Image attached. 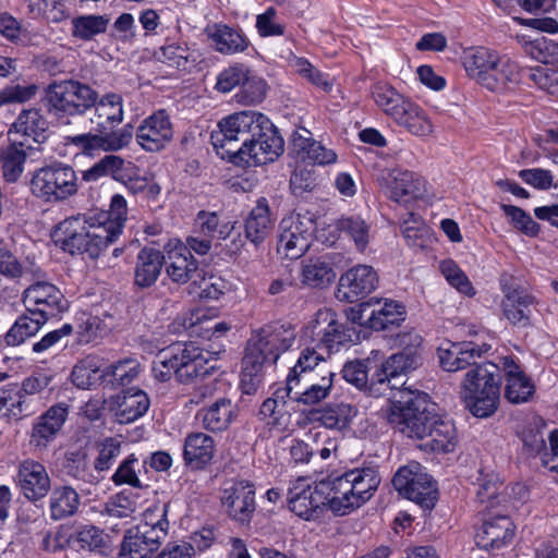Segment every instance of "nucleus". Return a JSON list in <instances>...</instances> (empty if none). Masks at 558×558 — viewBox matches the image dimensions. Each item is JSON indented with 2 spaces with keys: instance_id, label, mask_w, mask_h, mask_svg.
I'll list each match as a JSON object with an SVG mask.
<instances>
[{
  "instance_id": "1",
  "label": "nucleus",
  "mask_w": 558,
  "mask_h": 558,
  "mask_svg": "<svg viewBox=\"0 0 558 558\" xmlns=\"http://www.w3.org/2000/svg\"><path fill=\"white\" fill-rule=\"evenodd\" d=\"M388 388L390 405L386 418L395 429L409 438L426 439L424 447L433 452L454 450V424L435 412V404L426 392L407 387L401 380L396 381V388Z\"/></svg>"
},
{
  "instance_id": "2",
  "label": "nucleus",
  "mask_w": 558,
  "mask_h": 558,
  "mask_svg": "<svg viewBox=\"0 0 558 558\" xmlns=\"http://www.w3.org/2000/svg\"><path fill=\"white\" fill-rule=\"evenodd\" d=\"M126 216V201L114 195L109 217L97 222L69 218L60 222L51 233L53 244H108L118 240Z\"/></svg>"
},
{
  "instance_id": "3",
  "label": "nucleus",
  "mask_w": 558,
  "mask_h": 558,
  "mask_svg": "<svg viewBox=\"0 0 558 558\" xmlns=\"http://www.w3.org/2000/svg\"><path fill=\"white\" fill-rule=\"evenodd\" d=\"M294 339V329L280 324L264 326L253 331L246 342L242 360V383H259L264 366L276 363L280 354L292 345Z\"/></svg>"
},
{
  "instance_id": "4",
  "label": "nucleus",
  "mask_w": 558,
  "mask_h": 558,
  "mask_svg": "<svg viewBox=\"0 0 558 558\" xmlns=\"http://www.w3.org/2000/svg\"><path fill=\"white\" fill-rule=\"evenodd\" d=\"M500 384V367L495 363H476L466 371L461 383V397L474 416L486 418L497 411Z\"/></svg>"
},
{
  "instance_id": "5",
  "label": "nucleus",
  "mask_w": 558,
  "mask_h": 558,
  "mask_svg": "<svg viewBox=\"0 0 558 558\" xmlns=\"http://www.w3.org/2000/svg\"><path fill=\"white\" fill-rule=\"evenodd\" d=\"M218 128V131L211 133V143L217 154L229 160L239 154L241 144L260 135L263 130H269L270 121L259 112L245 110L223 118Z\"/></svg>"
},
{
  "instance_id": "6",
  "label": "nucleus",
  "mask_w": 558,
  "mask_h": 558,
  "mask_svg": "<svg viewBox=\"0 0 558 558\" xmlns=\"http://www.w3.org/2000/svg\"><path fill=\"white\" fill-rule=\"evenodd\" d=\"M49 109L58 118L83 116L93 108L98 92L76 80L51 83L46 92Z\"/></svg>"
},
{
  "instance_id": "7",
  "label": "nucleus",
  "mask_w": 558,
  "mask_h": 558,
  "mask_svg": "<svg viewBox=\"0 0 558 558\" xmlns=\"http://www.w3.org/2000/svg\"><path fill=\"white\" fill-rule=\"evenodd\" d=\"M422 337L414 330L397 335V342L403 350L392 354L376 371L373 378L371 390L375 392V385H387L396 388V381L408 372L416 369L422 364L421 345Z\"/></svg>"
},
{
  "instance_id": "8",
  "label": "nucleus",
  "mask_w": 558,
  "mask_h": 558,
  "mask_svg": "<svg viewBox=\"0 0 558 558\" xmlns=\"http://www.w3.org/2000/svg\"><path fill=\"white\" fill-rule=\"evenodd\" d=\"M31 190L45 202H63L77 193V177L71 166L53 162L34 171Z\"/></svg>"
},
{
  "instance_id": "9",
  "label": "nucleus",
  "mask_w": 558,
  "mask_h": 558,
  "mask_svg": "<svg viewBox=\"0 0 558 558\" xmlns=\"http://www.w3.org/2000/svg\"><path fill=\"white\" fill-rule=\"evenodd\" d=\"M392 484L400 495L422 508H434L438 495L436 483L423 472L420 463L413 462L400 468L392 478Z\"/></svg>"
},
{
  "instance_id": "10",
  "label": "nucleus",
  "mask_w": 558,
  "mask_h": 558,
  "mask_svg": "<svg viewBox=\"0 0 558 558\" xmlns=\"http://www.w3.org/2000/svg\"><path fill=\"white\" fill-rule=\"evenodd\" d=\"M229 161L236 166H258L272 162L283 153V140L270 122L269 130L248 140Z\"/></svg>"
},
{
  "instance_id": "11",
  "label": "nucleus",
  "mask_w": 558,
  "mask_h": 558,
  "mask_svg": "<svg viewBox=\"0 0 558 558\" xmlns=\"http://www.w3.org/2000/svg\"><path fill=\"white\" fill-rule=\"evenodd\" d=\"M404 306L396 301L371 300L351 308L349 318L352 323L374 330H385L399 326L405 319Z\"/></svg>"
},
{
  "instance_id": "12",
  "label": "nucleus",
  "mask_w": 558,
  "mask_h": 558,
  "mask_svg": "<svg viewBox=\"0 0 558 558\" xmlns=\"http://www.w3.org/2000/svg\"><path fill=\"white\" fill-rule=\"evenodd\" d=\"M23 303L28 314L39 316L47 322L68 310V301L63 293L52 283L37 281L23 293Z\"/></svg>"
},
{
  "instance_id": "13",
  "label": "nucleus",
  "mask_w": 558,
  "mask_h": 558,
  "mask_svg": "<svg viewBox=\"0 0 558 558\" xmlns=\"http://www.w3.org/2000/svg\"><path fill=\"white\" fill-rule=\"evenodd\" d=\"M328 485L324 481L310 485L307 480L298 478L288 489L290 510L304 520L318 517L324 507H328Z\"/></svg>"
},
{
  "instance_id": "14",
  "label": "nucleus",
  "mask_w": 558,
  "mask_h": 558,
  "mask_svg": "<svg viewBox=\"0 0 558 558\" xmlns=\"http://www.w3.org/2000/svg\"><path fill=\"white\" fill-rule=\"evenodd\" d=\"M335 373L331 371L322 372L320 375L305 376L301 379L287 378L286 395L289 400L303 405H315L326 400L333 386Z\"/></svg>"
},
{
  "instance_id": "15",
  "label": "nucleus",
  "mask_w": 558,
  "mask_h": 558,
  "mask_svg": "<svg viewBox=\"0 0 558 558\" xmlns=\"http://www.w3.org/2000/svg\"><path fill=\"white\" fill-rule=\"evenodd\" d=\"M501 302L505 318L513 326L525 328L531 325L537 300L521 286L502 283Z\"/></svg>"
},
{
  "instance_id": "16",
  "label": "nucleus",
  "mask_w": 558,
  "mask_h": 558,
  "mask_svg": "<svg viewBox=\"0 0 558 558\" xmlns=\"http://www.w3.org/2000/svg\"><path fill=\"white\" fill-rule=\"evenodd\" d=\"M221 502L229 518L248 524L256 509L255 487L248 481L233 482L222 490Z\"/></svg>"
},
{
  "instance_id": "17",
  "label": "nucleus",
  "mask_w": 558,
  "mask_h": 558,
  "mask_svg": "<svg viewBox=\"0 0 558 558\" xmlns=\"http://www.w3.org/2000/svg\"><path fill=\"white\" fill-rule=\"evenodd\" d=\"M378 286V276L372 266L356 265L339 279L337 296L350 303L364 299Z\"/></svg>"
},
{
  "instance_id": "18",
  "label": "nucleus",
  "mask_w": 558,
  "mask_h": 558,
  "mask_svg": "<svg viewBox=\"0 0 558 558\" xmlns=\"http://www.w3.org/2000/svg\"><path fill=\"white\" fill-rule=\"evenodd\" d=\"M313 333L320 336L318 347L325 348L328 352L338 351L340 345L353 342L359 338L355 327L338 323L330 312L317 314Z\"/></svg>"
},
{
  "instance_id": "19",
  "label": "nucleus",
  "mask_w": 558,
  "mask_h": 558,
  "mask_svg": "<svg viewBox=\"0 0 558 558\" xmlns=\"http://www.w3.org/2000/svg\"><path fill=\"white\" fill-rule=\"evenodd\" d=\"M172 136V125L165 110L146 118L136 132L137 143L147 151L162 149Z\"/></svg>"
},
{
  "instance_id": "20",
  "label": "nucleus",
  "mask_w": 558,
  "mask_h": 558,
  "mask_svg": "<svg viewBox=\"0 0 558 558\" xmlns=\"http://www.w3.org/2000/svg\"><path fill=\"white\" fill-rule=\"evenodd\" d=\"M16 482L22 494L29 501L45 498L51 488L46 468L34 460H26L20 464Z\"/></svg>"
},
{
  "instance_id": "21",
  "label": "nucleus",
  "mask_w": 558,
  "mask_h": 558,
  "mask_svg": "<svg viewBox=\"0 0 558 558\" xmlns=\"http://www.w3.org/2000/svg\"><path fill=\"white\" fill-rule=\"evenodd\" d=\"M484 349L473 342H450L438 348V359L440 366L446 372H458L470 368L476 364L475 357H480L483 352L489 349L485 344Z\"/></svg>"
},
{
  "instance_id": "22",
  "label": "nucleus",
  "mask_w": 558,
  "mask_h": 558,
  "mask_svg": "<svg viewBox=\"0 0 558 558\" xmlns=\"http://www.w3.org/2000/svg\"><path fill=\"white\" fill-rule=\"evenodd\" d=\"M514 525L506 514L484 519L475 535L477 546L483 549H499L512 541Z\"/></svg>"
},
{
  "instance_id": "23",
  "label": "nucleus",
  "mask_w": 558,
  "mask_h": 558,
  "mask_svg": "<svg viewBox=\"0 0 558 558\" xmlns=\"http://www.w3.org/2000/svg\"><path fill=\"white\" fill-rule=\"evenodd\" d=\"M132 136V126L126 125L122 130L111 133L97 132L96 134L86 133L75 135L70 137V142L84 153H90L95 149L114 151L128 146Z\"/></svg>"
},
{
  "instance_id": "24",
  "label": "nucleus",
  "mask_w": 558,
  "mask_h": 558,
  "mask_svg": "<svg viewBox=\"0 0 558 558\" xmlns=\"http://www.w3.org/2000/svg\"><path fill=\"white\" fill-rule=\"evenodd\" d=\"M149 405L150 400L144 390L129 388L114 398L112 411L118 423L129 424L142 417Z\"/></svg>"
},
{
  "instance_id": "25",
  "label": "nucleus",
  "mask_w": 558,
  "mask_h": 558,
  "mask_svg": "<svg viewBox=\"0 0 558 558\" xmlns=\"http://www.w3.org/2000/svg\"><path fill=\"white\" fill-rule=\"evenodd\" d=\"M345 474L324 481L328 485V508L335 515H347L363 504Z\"/></svg>"
},
{
  "instance_id": "26",
  "label": "nucleus",
  "mask_w": 558,
  "mask_h": 558,
  "mask_svg": "<svg viewBox=\"0 0 558 558\" xmlns=\"http://www.w3.org/2000/svg\"><path fill=\"white\" fill-rule=\"evenodd\" d=\"M177 379L187 384L193 379L209 374L214 366H207L208 361L202 351L193 344L179 343Z\"/></svg>"
},
{
  "instance_id": "27",
  "label": "nucleus",
  "mask_w": 558,
  "mask_h": 558,
  "mask_svg": "<svg viewBox=\"0 0 558 558\" xmlns=\"http://www.w3.org/2000/svg\"><path fill=\"white\" fill-rule=\"evenodd\" d=\"M165 255L153 246H144L137 256L134 269V284L141 289L154 286L161 274Z\"/></svg>"
},
{
  "instance_id": "28",
  "label": "nucleus",
  "mask_w": 558,
  "mask_h": 558,
  "mask_svg": "<svg viewBox=\"0 0 558 558\" xmlns=\"http://www.w3.org/2000/svg\"><path fill=\"white\" fill-rule=\"evenodd\" d=\"M122 97L116 93H108L102 97L98 96L93 106L96 120H92L97 132L110 133L109 130L123 120Z\"/></svg>"
},
{
  "instance_id": "29",
  "label": "nucleus",
  "mask_w": 558,
  "mask_h": 558,
  "mask_svg": "<svg viewBox=\"0 0 558 558\" xmlns=\"http://www.w3.org/2000/svg\"><path fill=\"white\" fill-rule=\"evenodd\" d=\"M169 259L170 263L166 267V271L172 281L186 283L199 276L198 262L189 250V246H174L169 252Z\"/></svg>"
},
{
  "instance_id": "30",
  "label": "nucleus",
  "mask_w": 558,
  "mask_h": 558,
  "mask_svg": "<svg viewBox=\"0 0 558 558\" xmlns=\"http://www.w3.org/2000/svg\"><path fill=\"white\" fill-rule=\"evenodd\" d=\"M68 414L66 407L53 405L47 410L34 425L32 442L37 447H45L61 429Z\"/></svg>"
},
{
  "instance_id": "31",
  "label": "nucleus",
  "mask_w": 558,
  "mask_h": 558,
  "mask_svg": "<svg viewBox=\"0 0 558 558\" xmlns=\"http://www.w3.org/2000/svg\"><path fill=\"white\" fill-rule=\"evenodd\" d=\"M33 412L31 400H25L20 395L17 384H8L0 388V418L17 422Z\"/></svg>"
},
{
  "instance_id": "32",
  "label": "nucleus",
  "mask_w": 558,
  "mask_h": 558,
  "mask_svg": "<svg viewBox=\"0 0 558 558\" xmlns=\"http://www.w3.org/2000/svg\"><path fill=\"white\" fill-rule=\"evenodd\" d=\"M520 82V70L515 62L497 56V61L490 66L482 85L489 90L500 92Z\"/></svg>"
},
{
  "instance_id": "33",
  "label": "nucleus",
  "mask_w": 558,
  "mask_h": 558,
  "mask_svg": "<svg viewBox=\"0 0 558 558\" xmlns=\"http://www.w3.org/2000/svg\"><path fill=\"white\" fill-rule=\"evenodd\" d=\"M33 150L34 148L31 144L14 140V142L2 151L0 161L3 178L7 182L14 183L21 178L26 159Z\"/></svg>"
},
{
  "instance_id": "34",
  "label": "nucleus",
  "mask_w": 558,
  "mask_h": 558,
  "mask_svg": "<svg viewBox=\"0 0 558 558\" xmlns=\"http://www.w3.org/2000/svg\"><path fill=\"white\" fill-rule=\"evenodd\" d=\"M81 506L78 493L70 485L56 486L49 498V512L53 521L75 515Z\"/></svg>"
},
{
  "instance_id": "35",
  "label": "nucleus",
  "mask_w": 558,
  "mask_h": 558,
  "mask_svg": "<svg viewBox=\"0 0 558 558\" xmlns=\"http://www.w3.org/2000/svg\"><path fill=\"white\" fill-rule=\"evenodd\" d=\"M235 416L236 405L228 398H220L209 408L198 412L203 426L211 432L226 429Z\"/></svg>"
},
{
  "instance_id": "36",
  "label": "nucleus",
  "mask_w": 558,
  "mask_h": 558,
  "mask_svg": "<svg viewBox=\"0 0 558 558\" xmlns=\"http://www.w3.org/2000/svg\"><path fill=\"white\" fill-rule=\"evenodd\" d=\"M48 130V121L37 109L23 110L16 121L10 129V133L20 134L27 138H32L35 143H41L46 138V131Z\"/></svg>"
},
{
  "instance_id": "37",
  "label": "nucleus",
  "mask_w": 558,
  "mask_h": 558,
  "mask_svg": "<svg viewBox=\"0 0 558 558\" xmlns=\"http://www.w3.org/2000/svg\"><path fill=\"white\" fill-rule=\"evenodd\" d=\"M424 187L423 180L410 171H392L388 183L389 197L397 202H405L407 197H418Z\"/></svg>"
},
{
  "instance_id": "38",
  "label": "nucleus",
  "mask_w": 558,
  "mask_h": 558,
  "mask_svg": "<svg viewBox=\"0 0 558 558\" xmlns=\"http://www.w3.org/2000/svg\"><path fill=\"white\" fill-rule=\"evenodd\" d=\"M110 16L107 14H83L71 20V36L81 41L94 40L107 32Z\"/></svg>"
},
{
  "instance_id": "39",
  "label": "nucleus",
  "mask_w": 558,
  "mask_h": 558,
  "mask_svg": "<svg viewBox=\"0 0 558 558\" xmlns=\"http://www.w3.org/2000/svg\"><path fill=\"white\" fill-rule=\"evenodd\" d=\"M214 451V439L204 433H195L186 437L183 456L187 464L201 468L213 459Z\"/></svg>"
},
{
  "instance_id": "40",
  "label": "nucleus",
  "mask_w": 558,
  "mask_h": 558,
  "mask_svg": "<svg viewBox=\"0 0 558 558\" xmlns=\"http://www.w3.org/2000/svg\"><path fill=\"white\" fill-rule=\"evenodd\" d=\"M372 97L377 107L393 120L400 119L401 113L405 112V107L411 102L392 86L381 83L373 86Z\"/></svg>"
},
{
  "instance_id": "41",
  "label": "nucleus",
  "mask_w": 558,
  "mask_h": 558,
  "mask_svg": "<svg viewBox=\"0 0 558 558\" xmlns=\"http://www.w3.org/2000/svg\"><path fill=\"white\" fill-rule=\"evenodd\" d=\"M350 480L357 498L364 505L368 501L380 484V476L375 466L356 468L344 473Z\"/></svg>"
},
{
  "instance_id": "42",
  "label": "nucleus",
  "mask_w": 558,
  "mask_h": 558,
  "mask_svg": "<svg viewBox=\"0 0 558 558\" xmlns=\"http://www.w3.org/2000/svg\"><path fill=\"white\" fill-rule=\"evenodd\" d=\"M498 53L484 47L470 49L463 57V66L468 75L482 85L484 76L497 61Z\"/></svg>"
},
{
  "instance_id": "43",
  "label": "nucleus",
  "mask_w": 558,
  "mask_h": 558,
  "mask_svg": "<svg viewBox=\"0 0 558 558\" xmlns=\"http://www.w3.org/2000/svg\"><path fill=\"white\" fill-rule=\"evenodd\" d=\"M315 414L317 415L315 420L323 426L342 430L349 426L356 415V410L351 404L341 402L318 410Z\"/></svg>"
},
{
  "instance_id": "44",
  "label": "nucleus",
  "mask_w": 558,
  "mask_h": 558,
  "mask_svg": "<svg viewBox=\"0 0 558 558\" xmlns=\"http://www.w3.org/2000/svg\"><path fill=\"white\" fill-rule=\"evenodd\" d=\"M501 365L506 376L505 398L508 401L522 400L523 396L518 395L513 388H522V393L527 395L531 391L530 378L524 375L512 357H502Z\"/></svg>"
},
{
  "instance_id": "45",
  "label": "nucleus",
  "mask_w": 558,
  "mask_h": 558,
  "mask_svg": "<svg viewBox=\"0 0 558 558\" xmlns=\"http://www.w3.org/2000/svg\"><path fill=\"white\" fill-rule=\"evenodd\" d=\"M270 223L268 203L266 198H260L246 219V238L255 244L263 242Z\"/></svg>"
},
{
  "instance_id": "46",
  "label": "nucleus",
  "mask_w": 558,
  "mask_h": 558,
  "mask_svg": "<svg viewBox=\"0 0 558 558\" xmlns=\"http://www.w3.org/2000/svg\"><path fill=\"white\" fill-rule=\"evenodd\" d=\"M227 290V282L220 277L209 276L205 277L199 271L197 276L190 283L187 292L193 298L199 300H218Z\"/></svg>"
},
{
  "instance_id": "47",
  "label": "nucleus",
  "mask_w": 558,
  "mask_h": 558,
  "mask_svg": "<svg viewBox=\"0 0 558 558\" xmlns=\"http://www.w3.org/2000/svg\"><path fill=\"white\" fill-rule=\"evenodd\" d=\"M376 373L372 376L371 381L368 384V374L366 369V365L361 361H351L344 364L342 368V377L350 384L354 385L359 389H368L371 395L374 396H380V395H387V391H389L388 386L385 385H375V392H372L371 386L374 376Z\"/></svg>"
},
{
  "instance_id": "48",
  "label": "nucleus",
  "mask_w": 558,
  "mask_h": 558,
  "mask_svg": "<svg viewBox=\"0 0 558 558\" xmlns=\"http://www.w3.org/2000/svg\"><path fill=\"white\" fill-rule=\"evenodd\" d=\"M155 57L158 61L181 71L187 70L189 64L195 62L187 45L179 43L161 46L159 50L155 52Z\"/></svg>"
},
{
  "instance_id": "49",
  "label": "nucleus",
  "mask_w": 558,
  "mask_h": 558,
  "mask_svg": "<svg viewBox=\"0 0 558 558\" xmlns=\"http://www.w3.org/2000/svg\"><path fill=\"white\" fill-rule=\"evenodd\" d=\"M216 49L222 53H234L245 50L246 40L236 31L227 25H218L210 34Z\"/></svg>"
},
{
  "instance_id": "50",
  "label": "nucleus",
  "mask_w": 558,
  "mask_h": 558,
  "mask_svg": "<svg viewBox=\"0 0 558 558\" xmlns=\"http://www.w3.org/2000/svg\"><path fill=\"white\" fill-rule=\"evenodd\" d=\"M337 262L327 263L320 258L311 260L303 267V282L311 287H325L330 284L335 278L336 272L332 269V265Z\"/></svg>"
},
{
  "instance_id": "51",
  "label": "nucleus",
  "mask_w": 558,
  "mask_h": 558,
  "mask_svg": "<svg viewBox=\"0 0 558 558\" xmlns=\"http://www.w3.org/2000/svg\"><path fill=\"white\" fill-rule=\"evenodd\" d=\"M405 109L401 118L395 120L398 124L416 136H426L432 133L433 125L418 106L411 101Z\"/></svg>"
},
{
  "instance_id": "52",
  "label": "nucleus",
  "mask_w": 558,
  "mask_h": 558,
  "mask_svg": "<svg viewBox=\"0 0 558 558\" xmlns=\"http://www.w3.org/2000/svg\"><path fill=\"white\" fill-rule=\"evenodd\" d=\"M145 462H141L135 453L129 454L118 466L111 481L116 485H130L134 488H142V482L138 477L141 469Z\"/></svg>"
},
{
  "instance_id": "53",
  "label": "nucleus",
  "mask_w": 558,
  "mask_h": 558,
  "mask_svg": "<svg viewBox=\"0 0 558 558\" xmlns=\"http://www.w3.org/2000/svg\"><path fill=\"white\" fill-rule=\"evenodd\" d=\"M179 349V343H177L157 353L151 368L155 378L160 381H167L172 375L177 377Z\"/></svg>"
},
{
  "instance_id": "54",
  "label": "nucleus",
  "mask_w": 558,
  "mask_h": 558,
  "mask_svg": "<svg viewBox=\"0 0 558 558\" xmlns=\"http://www.w3.org/2000/svg\"><path fill=\"white\" fill-rule=\"evenodd\" d=\"M524 52L536 61L548 64L558 58V44L544 36L521 40Z\"/></svg>"
},
{
  "instance_id": "55",
  "label": "nucleus",
  "mask_w": 558,
  "mask_h": 558,
  "mask_svg": "<svg viewBox=\"0 0 558 558\" xmlns=\"http://www.w3.org/2000/svg\"><path fill=\"white\" fill-rule=\"evenodd\" d=\"M46 322H40L39 316L22 315L5 335L9 345H19L27 338L34 336Z\"/></svg>"
},
{
  "instance_id": "56",
  "label": "nucleus",
  "mask_w": 558,
  "mask_h": 558,
  "mask_svg": "<svg viewBox=\"0 0 558 558\" xmlns=\"http://www.w3.org/2000/svg\"><path fill=\"white\" fill-rule=\"evenodd\" d=\"M324 360L323 355L315 349H305L298 359L296 364L291 369L287 378L301 379L302 375L313 376L320 375L322 372L328 371L325 367H318L319 362Z\"/></svg>"
},
{
  "instance_id": "57",
  "label": "nucleus",
  "mask_w": 558,
  "mask_h": 558,
  "mask_svg": "<svg viewBox=\"0 0 558 558\" xmlns=\"http://www.w3.org/2000/svg\"><path fill=\"white\" fill-rule=\"evenodd\" d=\"M401 233L407 242H420L421 244L436 241L435 233L414 214H410L400 226Z\"/></svg>"
},
{
  "instance_id": "58",
  "label": "nucleus",
  "mask_w": 558,
  "mask_h": 558,
  "mask_svg": "<svg viewBox=\"0 0 558 558\" xmlns=\"http://www.w3.org/2000/svg\"><path fill=\"white\" fill-rule=\"evenodd\" d=\"M123 441L118 437H107L98 444V457L94 468L98 472L108 471L121 453Z\"/></svg>"
},
{
  "instance_id": "59",
  "label": "nucleus",
  "mask_w": 558,
  "mask_h": 558,
  "mask_svg": "<svg viewBox=\"0 0 558 558\" xmlns=\"http://www.w3.org/2000/svg\"><path fill=\"white\" fill-rule=\"evenodd\" d=\"M168 511V505L163 506L162 519L158 520L156 523L149 524L144 523L136 526L134 530L138 532L140 536L145 541L147 546H150L154 551H156L161 541L167 536L169 522L166 519V514Z\"/></svg>"
},
{
  "instance_id": "60",
  "label": "nucleus",
  "mask_w": 558,
  "mask_h": 558,
  "mask_svg": "<svg viewBox=\"0 0 558 558\" xmlns=\"http://www.w3.org/2000/svg\"><path fill=\"white\" fill-rule=\"evenodd\" d=\"M155 551L134 529L129 530L122 541L118 558H150Z\"/></svg>"
},
{
  "instance_id": "61",
  "label": "nucleus",
  "mask_w": 558,
  "mask_h": 558,
  "mask_svg": "<svg viewBox=\"0 0 558 558\" xmlns=\"http://www.w3.org/2000/svg\"><path fill=\"white\" fill-rule=\"evenodd\" d=\"M35 83L11 84L0 90V107L11 104H24L33 99L38 93Z\"/></svg>"
},
{
  "instance_id": "62",
  "label": "nucleus",
  "mask_w": 558,
  "mask_h": 558,
  "mask_svg": "<svg viewBox=\"0 0 558 558\" xmlns=\"http://www.w3.org/2000/svg\"><path fill=\"white\" fill-rule=\"evenodd\" d=\"M439 269L447 281L459 292L468 296H473L475 294V290L471 281L453 260H442L439 265Z\"/></svg>"
},
{
  "instance_id": "63",
  "label": "nucleus",
  "mask_w": 558,
  "mask_h": 558,
  "mask_svg": "<svg viewBox=\"0 0 558 558\" xmlns=\"http://www.w3.org/2000/svg\"><path fill=\"white\" fill-rule=\"evenodd\" d=\"M141 371L140 363L134 359H124L109 366L107 375L112 377L114 384L128 386L134 381Z\"/></svg>"
},
{
  "instance_id": "64",
  "label": "nucleus",
  "mask_w": 558,
  "mask_h": 558,
  "mask_svg": "<svg viewBox=\"0 0 558 558\" xmlns=\"http://www.w3.org/2000/svg\"><path fill=\"white\" fill-rule=\"evenodd\" d=\"M529 77L539 88L558 96V70L537 65L529 70Z\"/></svg>"
}]
</instances>
